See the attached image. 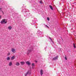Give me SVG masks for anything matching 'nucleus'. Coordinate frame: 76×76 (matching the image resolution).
<instances>
[{
	"label": "nucleus",
	"instance_id": "obj_1",
	"mask_svg": "<svg viewBox=\"0 0 76 76\" xmlns=\"http://www.w3.org/2000/svg\"><path fill=\"white\" fill-rule=\"evenodd\" d=\"M1 24H5L7 23V21L6 20V19H4L1 21Z\"/></svg>",
	"mask_w": 76,
	"mask_h": 76
},
{
	"label": "nucleus",
	"instance_id": "obj_2",
	"mask_svg": "<svg viewBox=\"0 0 76 76\" xmlns=\"http://www.w3.org/2000/svg\"><path fill=\"white\" fill-rule=\"evenodd\" d=\"M31 73V69L28 70L27 73L25 75V76H27V75H30Z\"/></svg>",
	"mask_w": 76,
	"mask_h": 76
},
{
	"label": "nucleus",
	"instance_id": "obj_3",
	"mask_svg": "<svg viewBox=\"0 0 76 76\" xmlns=\"http://www.w3.org/2000/svg\"><path fill=\"white\" fill-rule=\"evenodd\" d=\"M11 51L13 53H16V50L14 48H12L11 49Z\"/></svg>",
	"mask_w": 76,
	"mask_h": 76
},
{
	"label": "nucleus",
	"instance_id": "obj_4",
	"mask_svg": "<svg viewBox=\"0 0 76 76\" xmlns=\"http://www.w3.org/2000/svg\"><path fill=\"white\" fill-rule=\"evenodd\" d=\"M58 56H57L56 57H55L53 58V60H57V59H58Z\"/></svg>",
	"mask_w": 76,
	"mask_h": 76
},
{
	"label": "nucleus",
	"instance_id": "obj_5",
	"mask_svg": "<svg viewBox=\"0 0 76 76\" xmlns=\"http://www.w3.org/2000/svg\"><path fill=\"white\" fill-rule=\"evenodd\" d=\"M58 42H59L60 43H61V42H63V40L62 39L61 41V40H60V39H59L58 40Z\"/></svg>",
	"mask_w": 76,
	"mask_h": 76
},
{
	"label": "nucleus",
	"instance_id": "obj_6",
	"mask_svg": "<svg viewBox=\"0 0 76 76\" xmlns=\"http://www.w3.org/2000/svg\"><path fill=\"white\" fill-rule=\"evenodd\" d=\"M26 63L27 64H28V66H30V65H31V63H30L28 61H27L26 62Z\"/></svg>",
	"mask_w": 76,
	"mask_h": 76
},
{
	"label": "nucleus",
	"instance_id": "obj_7",
	"mask_svg": "<svg viewBox=\"0 0 76 76\" xmlns=\"http://www.w3.org/2000/svg\"><path fill=\"white\" fill-rule=\"evenodd\" d=\"M32 69H34L35 68V64L34 63H33L32 64Z\"/></svg>",
	"mask_w": 76,
	"mask_h": 76
},
{
	"label": "nucleus",
	"instance_id": "obj_8",
	"mask_svg": "<svg viewBox=\"0 0 76 76\" xmlns=\"http://www.w3.org/2000/svg\"><path fill=\"white\" fill-rule=\"evenodd\" d=\"M9 66H11L12 65V62L11 61H10L9 64Z\"/></svg>",
	"mask_w": 76,
	"mask_h": 76
},
{
	"label": "nucleus",
	"instance_id": "obj_9",
	"mask_svg": "<svg viewBox=\"0 0 76 76\" xmlns=\"http://www.w3.org/2000/svg\"><path fill=\"white\" fill-rule=\"evenodd\" d=\"M40 74L41 76L42 75H43V70L42 69H41L40 70Z\"/></svg>",
	"mask_w": 76,
	"mask_h": 76
},
{
	"label": "nucleus",
	"instance_id": "obj_10",
	"mask_svg": "<svg viewBox=\"0 0 76 76\" xmlns=\"http://www.w3.org/2000/svg\"><path fill=\"white\" fill-rule=\"evenodd\" d=\"M16 65H17V66H19L20 65V64L18 62H16Z\"/></svg>",
	"mask_w": 76,
	"mask_h": 76
},
{
	"label": "nucleus",
	"instance_id": "obj_11",
	"mask_svg": "<svg viewBox=\"0 0 76 76\" xmlns=\"http://www.w3.org/2000/svg\"><path fill=\"white\" fill-rule=\"evenodd\" d=\"M8 29H9L10 30H11L12 29V27L11 26H9L8 28Z\"/></svg>",
	"mask_w": 76,
	"mask_h": 76
},
{
	"label": "nucleus",
	"instance_id": "obj_12",
	"mask_svg": "<svg viewBox=\"0 0 76 76\" xmlns=\"http://www.w3.org/2000/svg\"><path fill=\"white\" fill-rule=\"evenodd\" d=\"M50 39L51 42V43H53V44H54V42L52 40H53V39H51L50 38Z\"/></svg>",
	"mask_w": 76,
	"mask_h": 76
},
{
	"label": "nucleus",
	"instance_id": "obj_13",
	"mask_svg": "<svg viewBox=\"0 0 76 76\" xmlns=\"http://www.w3.org/2000/svg\"><path fill=\"white\" fill-rule=\"evenodd\" d=\"M49 7H50L51 10H53V7H52V6L50 5Z\"/></svg>",
	"mask_w": 76,
	"mask_h": 76
},
{
	"label": "nucleus",
	"instance_id": "obj_14",
	"mask_svg": "<svg viewBox=\"0 0 76 76\" xmlns=\"http://www.w3.org/2000/svg\"><path fill=\"white\" fill-rule=\"evenodd\" d=\"M15 58V56H12V57L11 58L12 60H13Z\"/></svg>",
	"mask_w": 76,
	"mask_h": 76
},
{
	"label": "nucleus",
	"instance_id": "obj_15",
	"mask_svg": "<svg viewBox=\"0 0 76 76\" xmlns=\"http://www.w3.org/2000/svg\"><path fill=\"white\" fill-rule=\"evenodd\" d=\"M20 64L21 65H23L25 64V62H20Z\"/></svg>",
	"mask_w": 76,
	"mask_h": 76
},
{
	"label": "nucleus",
	"instance_id": "obj_16",
	"mask_svg": "<svg viewBox=\"0 0 76 76\" xmlns=\"http://www.w3.org/2000/svg\"><path fill=\"white\" fill-rule=\"evenodd\" d=\"M10 57H8L7 58V60L8 61L9 60H10Z\"/></svg>",
	"mask_w": 76,
	"mask_h": 76
},
{
	"label": "nucleus",
	"instance_id": "obj_17",
	"mask_svg": "<svg viewBox=\"0 0 76 76\" xmlns=\"http://www.w3.org/2000/svg\"><path fill=\"white\" fill-rule=\"evenodd\" d=\"M30 52H31V50H28L27 52V53H30Z\"/></svg>",
	"mask_w": 76,
	"mask_h": 76
},
{
	"label": "nucleus",
	"instance_id": "obj_18",
	"mask_svg": "<svg viewBox=\"0 0 76 76\" xmlns=\"http://www.w3.org/2000/svg\"><path fill=\"white\" fill-rule=\"evenodd\" d=\"M73 45L74 46V48H76V45H75V43L73 44Z\"/></svg>",
	"mask_w": 76,
	"mask_h": 76
},
{
	"label": "nucleus",
	"instance_id": "obj_19",
	"mask_svg": "<svg viewBox=\"0 0 76 76\" xmlns=\"http://www.w3.org/2000/svg\"><path fill=\"white\" fill-rule=\"evenodd\" d=\"M45 27L46 28H49V27H48L47 25H46L45 26Z\"/></svg>",
	"mask_w": 76,
	"mask_h": 76
},
{
	"label": "nucleus",
	"instance_id": "obj_20",
	"mask_svg": "<svg viewBox=\"0 0 76 76\" xmlns=\"http://www.w3.org/2000/svg\"><path fill=\"white\" fill-rule=\"evenodd\" d=\"M40 3L41 4H43V2H42V1H41L40 2Z\"/></svg>",
	"mask_w": 76,
	"mask_h": 76
},
{
	"label": "nucleus",
	"instance_id": "obj_21",
	"mask_svg": "<svg viewBox=\"0 0 76 76\" xmlns=\"http://www.w3.org/2000/svg\"><path fill=\"white\" fill-rule=\"evenodd\" d=\"M10 53L9 52L7 53V56H9V55H10Z\"/></svg>",
	"mask_w": 76,
	"mask_h": 76
},
{
	"label": "nucleus",
	"instance_id": "obj_22",
	"mask_svg": "<svg viewBox=\"0 0 76 76\" xmlns=\"http://www.w3.org/2000/svg\"><path fill=\"white\" fill-rule=\"evenodd\" d=\"M47 20H48V21H50V18H47Z\"/></svg>",
	"mask_w": 76,
	"mask_h": 76
},
{
	"label": "nucleus",
	"instance_id": "obj_23",
	"mask_svg": "<svg viewBox=\"0 0 76 76\" xmlns=\"http://www.w3.org/2000/svg\"><path fill=\"white\" fill-rule=\"evenodd\" d=\"M65 58L66 60H67V58L66 57H65Z\"/></svg>",
	"mask_w": 76,
	"mask_h": 76
},
{
	"label": "nucleus",
	"instance_id": "obj_24",
	"mask_svg": "<svg viewBox=\"0 0 76 76\" xmlns=\"http://www.w3.org/2000/svg\"><path fill=\"white\" fill-rule=\"evenodd\" d=\"M1 18V15H0V19Z\"/></svg>",
	"mask_w": 76,
	"mask_h": 76
},
{
	"label": "nucleus",
	"instance_id": "obj_25",
	"mask_svg": "<svg viewBox=\"0 0 76 76\" xmlns=\"http://www.w3.org/2000/svg\"><path fill=\"white\" fill-rule=\"evenodd\" d=\"M35 62L36 63H37V61H35Z\"/></svg>",
	"mask_w": 76,
	"mask_h": 76
},
{
	"label": "nucleus",
	"instance_id": "obj_26",
	"mask_svg": "<svg viewBox=\"0 0 76 76\" xmlns=\"http://www.w3.org/2000/svg\"><path fill=\"white\" fill-rule=\"evenodd\" d=\"M2 9L1 8H0V10H1Z\"/></svg>",
	"mask_w": 76,
	"mask_h": 76
}]
</instances>
